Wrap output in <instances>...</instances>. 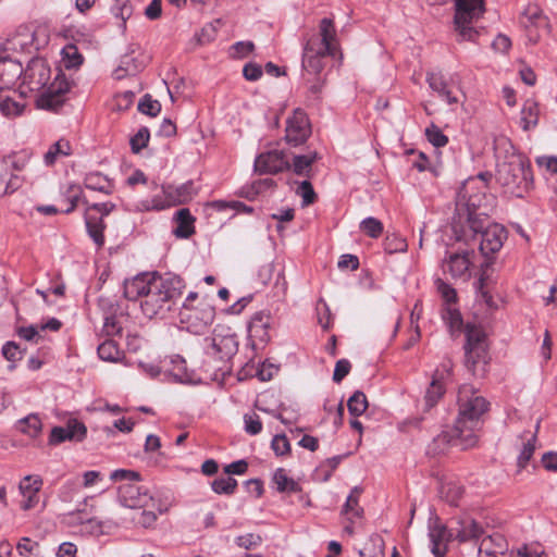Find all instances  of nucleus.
I'll list each match as a JSON object with an SVG mask.
<instances>
[{
    "mask_svg": "<svg viewBox=\"0 0 557 557\" xmlns=\"http://www.w3.org/2000/svg\"><path fill=\"white\" fill-rule=\"evenodd\" d=\"M339 49L337 32L332 18L320 21L319 33L311 36L302 52V79L307 86V102L318 103L325 86L326 78L322 75L326 59L335 57Z\"/></svg>",
    "mask_w": 557,
    "mask_h": 557,
    "instance_id": "nucleus-1",
    "label": "nucleus"
},
{
    "mask_svg": "<svg viewBox=\"0 0 557 557\" xmlns=\"http://www.w3.org/2000/svg\"><path fill=\"white\" fill-rule=\"evenodd\" d=\"M185 288L182 277L144 273L124 283V296L129 300L140 299L143 313L152 319L163 318L169 312L176 299L181 297Z\"/></svg>",
    "mask_w": 557,
    "mask_h": 557,
    "instance_id": "nucleus-2",
    "label": "nucleus"
},
{
    "mask_svg": "<svg viewBox=\"0 0 557 557\" xmlns=\"http://www.w3.org/2000/svg\"><path fill=\"white\" fill-rule=\"evenodd\" d=\"M458 405L459 413L455 425L443 431L433 441L437 451H444L448 445L468 449L478 443L480 418L487 411L488 403L471 386L463 385L459 388Z\"/></svg>",
    "mask_w": 557,
    "mask_h": 557,
    "instance_id": "nucleus-3",
    "label": "nucleus"
},
{
    "mask_svg": "<svg viewBox=\"0 0 557 557\" xmlns=\"http://www.w3.org/2000/svg\"><path fill=\"white\" fill-rule=\"evenodd\" d=\"M494 150L497 159L498 183L518 195L528 190L532 184V175L525 157L518 153L506 137L495 139Z\"/></svg>",
    "mask_w": 557,
    "mask_h": 557,
    "instance_id": "nucleus-4",
    "label": "nucleus"
},
{
    "mask_svg": "<svg viewBox=\"0 0 557 557\" xmlns=\"http://www.w3.org/2000/svg\"><path fill=\"white\" fill-rule=\"evenodd\" d=\"M465 364L475 376H483L488 363L487 338L482 327L467 324L465 327Z\"/></svg>",
    "mask_w": 557,
    "mask_h": 557,
    "instance_id": "nucleus-5",
    "label": "nucleus"
},
{
    "mask_svg": "<svg viewBox=\"0 0 557 557\" xmlns=\"http://www.w3.org/2000/svg\"><path fill=\"white\" fill-rule=\"evenodd\" d=\"M455 28L458 40L474 41L479 32L471 26L484 13V0H455Z\"/></svg>",
    "mask_w": 557,
    "mask_h": 557,
    "instance_id": "nucleus-6",
    "label": "nucleus"
},
{
    "mask_svg": "<svg viewBox=\"0 0 557 557\" xmlns=\"http://www.w3.org/2000/svg\"><path fill=\"white\" fill-rule=\"evenodd\" d=\"M39 48L38 33L29 25H20L5 41H0L4 52L32 53Z\"/></svg>",
    "mask_w": 557,
    "mask_h": 557,
    "instance_id": "nucleus-7",
    "label": "nucleus"
},
{
    "mask_svg": "<svg viewBox=\"0 0 557 557\" xmlns=\"http://www.w3.org/2000/svg\"><path fill=\"white\" fill-rule=\"evenodd\" d=\"M311 134V125L307 114L301 109H296L286 120L285 140L292 146L304 144Z\"/></svg>",
    "mask_w": 557,
    "mask_h": 557,
    "instance_id": "nucleus-8",
    "label": "nucleus"
},
{
    "mask_svg": "<svg viewBox=\"0 0 557 557\" xmlns=\"http://www.w3.org/2000/svg\"><path fill=\"white\" fill-rule=\"evenodd\" d=\"M453 363L447 360L437 368L432 376L429 388L426 389L424 401L425 407L431 409L442 398L445 393V385L451 377Z\"/></svg>",
    "mask_w": 557,
    "mask_h": 557,
    "instance_id": "nucleus-9",
    "label": "nucleus"
},
{
    "mask_svg": "<svg viewBox=\"0 0 557 557\" xmlns=\"http://www.w3.org/2000/svg\"><path fill=\"white\" fill-rule=\"evenodd\" d=\"M290 161L283 150L260 153L255 160V170L260 174H277L289 170Z\"/></svg>",
    "mask_w": 557,
    "mask_h": 557,
    "instance_id": "nucleus-10",
    "label": "nucleus"
},
{
    "mask_svg": "<svg viewBox=\"0 0 557 557\" xmlns=\"http://www.w3.org/2000/svg\"><path fill=\"white\" fill-rule=\"evenodd\" d=\"M119 499L127 508H145L152 500V496L138 482H128L119 486Z\"/></svg>",
    "mask_w": 557,
    "mask_h": 557,
    "instance_id": "nucleus-11",
    "label": "nucleus"
},
{
    "mask_svg": "<svg viewBox=\"0 0 557 557\" xmlns=\"http://www.w3.org/2000/svg\"><path fill=\"white\" fill-rule=\"evenodd\" d=\"M69 89L70 86L65 79L55 77L54 82L38 97V107L47 110H58L64 103L65 94Z\"/></svg>",
    "mask_w": 557,
    "mask_h": 557,
    "instance_id": "nucleus-12",
    "label": "nucleus"
},
{
    "mask_svg": "<svg viewBox=\"0 0 557 557\" xmlns=\"http://www.w3.org/2000/svg\"><path fill=\"white\" fill-rule=\"evenodd\" d=\"M22 74L23 83L27 84L30 90H40L50 81L51 71L44 60L34 59Z\"/></svg>",
    "mask_w": 557,
    "mask_h": 557,
    "instance_id": "nucleus-13",
    "label": "nucleus"
},
{
    "mask_svg": "<svg viewBox=\"0 0 557 557\" xmlns=\"http://www.w3.org/2000/svg\"><path fill=\"white\" fill-rule=\"evenodd\" d=\"M188 323V330L195 334H200L210 326L215 318V310L212 306L203 305L201 308H194L181 313Z\"/></svg>",
    "mask_w": 557,
    "mask_h": 557,
    "instance_id": "nucleus-14",
    "label": "nucleus"
},
{
    "mask_svg": "<svg viewBox=\"0 0 557 557\" xmlns=\"http://www.w3.org/2000/svg\"><path fill=\"white\" fill-rule=\"evenodd\" d=\"M87 429L76 419H70L65 426H54L51 430L49 444L59 445L65 441L81 442L85 438Z\"/></svg>",
    "mask_w": 557,
    "mask_h": 557,
    "instance_id": "nucleus-15",
    "label": "nucleus"
},
{
    "mask_svg": "<svg viewBox=\"0 0 557 557\" xmlns=\"http://www.w3.org/2000/svg\"><path fill=\"white\" fill-rule=\"evenodd\" d=\"M521 23L528 32L529 40L533 44L539 41L541 32H548L547 17L535 5L529 7L524 11Z\"/></svg>",
    "mask_w": 557,
    "mask_h": 557,
    "instance_id": "nucleus-16",
    "label": "nucleus"
},
{
    "mask_svg": "<svg viewBox=\"0 0 557 557\" xmlns=\"http://www.w3.org/2000/svg\"><path fill=\"white\" fill-rule=\"evenodd\" d=\"M507 239V231L500 224H491L481 234L480 250L484 256L493 255L500 250Z\"/></svg>",
    "mask_w": 557,
    "mask_h": 557,
    "instance_id": "nucleus-17",
    "label": "nucleus"
},
{
    "mask_svg": "<svg viewBox=\"0 0 557 557\" xmlns=\"http://www.w3.org/2000/svg\"><path fill=\"white\" fill-rule=\"evenodd\" d=\"M271 315L269 312H256L248 324L249 338L252 341L253 346L264 345L270 339L269 330L271 326Z\"/></svg>",
    "mask_w": 557,
    "mask_h": 557,
    "instance_id": "nucleus-18",
    "label": "nucleus"
},
{
    "mask_svg": "<svg viewBox=\"0 0 557 557\" xmlns=\"http://www.w3.org/2000/svg\"><path fill=\"white\" fill-rule=\"evenodd\" d=\"M454 533L446 528L436 518L429 524V537L431 541V550L435 557H444L447 550V544L453 539Z\"/></svg>",
    "mask_w": 557,
    "mask_h": 557,
    "instance_id": "nucleus-19",
    "label": "nucleus"
},
{
    "mask_svg": "<svg viewBox=\"0 0 557 557\" xmlns=\"http://www.w3.org/2000/svg\"><path fill=\"white\" fill-rule=\"evenodd\" d=\"M470 253L468 251L450 253L443 261L444 273L450 274L453 278L468 280L470 277Z\"/></svg>",
    "mask_w": 557,
    "mask_h": 557,
    "instance_id": "nucleus-20",
    "label": "nucleus"
},
{
    "mask_svg": "<svg viewBox=\"0 0 557 557\" xmlns=\"http://www.w3.org/2000/svg\"><path fill=\"white\" fill-rule=\"evenodd\" d=\"M197 191L198 189L193 181H187L181 185H162V193L166 194L171 207L189 202L197 195Z\"/></svg>",
    "mask_w": 557,
    "mask_h": 557,
    "instance_id": "nucleus-21",
    "label": "nucleus"
},
{
    "mask_svg": "<svg viewBox=\"0 0 557 557\" xmlns=\"http://www.w3.org/2000/svg\"><path fill=\"white\" fill-rule=\"evenodd\" d=\"M42 486V480L37 475H26L20 482L18 490L24 500L21 503L23 510L33 509L39 500V491Z\"/></svg>",
    "mask_w": 557,
    "mask_h": 557,
    "instance_id": "nucleus-22",
    "label": "nucleus"
},
{
    "mask_svg": "<svg viewBox=\"0 0 557 557\" xmlns=\"http://www.w3.org/2000/svg\"><path fill=\"white\" fill-rule=\"evenodd\" d=\"M453 523H456V527L451 525V531L460 542L476 540L483 533V529L468 516L459 517Z\"/></svg>",
    "mask_w": 557,
    "mask_h": 557,
    "instance_id": "nucleus-23",
    "label": "nucleus"
},
{
    "mask_svg": "<svg viewBox=\"0 0 557 557\" xmlns=\"http://www.w3.org/2000/svg\"><path fill=\"white\" fill-rule=\"evenodd\" d=\"M238 344L233 335L214 336L212 338L210 350L208 354L216 357L220 360L230 359L237 351Z\"/></svg>",
    "mask_w": 557,
    "mask_h": 557,
    "instance_id": "nucleus-24",
    "label": "nucleus"
},
{
    "mask_svg": "<svg viewBox=\"0 0 557 557\" xmlns=\"http://www.w3.org/2000/svg\"><path fill=\"white\" fill-rule=\"evenodd\" d=\"M319 159H321V157L317 151H309L306 154H295L293 156L289 170L296 175L311 177L312 164Z\"/></svg>",
    "mask_w": 557,
    "mask_h": 557,
    "instance_id": "nucleus-25",
    "label": "nucleus"
},
{
    "mask_svg": "<svg viewBox=\"0 0 557 557\" xmlns=\"http://www.w3.org/2000/svg\"><path fill=\"white\" fill-rule=\"evenodd\" d=\"M25 109L24 101L17 100L9 91L0 88V113L8 117L14 119L20 116Z\"/></svg>",
    "mask_w": 557,
    "mask_h": 557,
    "instance_id": "nucleus-26",
    "label": "nucleus"
},
{
    "mask_svg": "<svg viewBox=\"0 0 557 557\" xmlns=\"http://www.w3.org/2000/svg\"><path fill=\"white\" fill-rule=\"evenodd\" d=\"M85 224L87 228V233L94 243L98 247H102L104 244L103 231L106 228V224L103 223L102 216L94 215L91 212L86 211L85 213Z\"/></svg>",
    "mask_w": 557,
    "mask_h": 557,
    "instance_id": "nucleus-27",
    "label": "nucleus"
},
{
    "mask_svg": "<svg viewBox=\"0 0 557 557\" xmlns=\"http://www.w3.org/2000/svg\"><path fill=\"white\" fill-rule=\"evenodd\" d=\"M171 208L170 201L166 197V194H163L162 190L159 194H156L151 199H143L134 205L131 209L136 212H148V211H161L164 209Z\"/></svg>",
    "mask_w": 557,
    "mask_h": 557,
    "instance_id": "nucleus-28",
    "label": "nucleus"
},
{
    "mask_svg": "<svg viewBox=\"0 0 557 557\" xmlns=\"http://www.w3.org/2000/svg\"><path fill=\"white\" fill-rule=\"evenodd\" d=\"M23 73L22 64L12 59H0V84H13Z\"/></svg>",
    "mask_w": 557,
    "mask_h": 557,
    "instance_id": "nucleus-29",
    "label": "nucleus"
},
{
    "mask_svg": "<svg viewBox=\"0 0 557 557\" xmlns=\"http://www.w3.org/2000/svg\"><path fill=\"white\" fill-rule=\"evenodd\" d=\"M175 220L177 222V227L175 228L174 234L177 237L187 238L194 233L195 219L187 208L180 209L175 213Z\"/></svg>",
    "mask_w": 557,
    "mask_h": 557,
    "instance_id": "nucleus-30",
    "label": "nucleus"
},
{
    "mask_svg": "<svg viewBox=\"0 0 557 557\" xmlns=\"http://www.w3.org/2000/svg\"><path fill=\"white\" fill-rule=\"evenodd\" d=\"M539 106L533 100H527L521 109L520 125L523 131H529L537 125Z\"/></svg>",
    "mask_w": 557,
    "mask_h": 557,
    "instance_id": "nucleus-31",
    "label": "nucleus"
},
{
    "mask_svg": "<svg viewBox=\"0 0 557 557\" xmlns=\"http://www.w3.org/2000/svg\"><path fill=\"white\" fill-rule=\"evenodd\" d=\"M172 368L169 370L174 381L180 383H193L194 372L189 371L186 367V361L180 356L171 359Z\"/></svg>",
    "mask_w": 557,
    "mask_h": 557,
    "instance_id": "nucleus-32",
    "label": "nucleus"
},
{
    "mask_svg": "<svg viewBox=\"0 0 557 557\" xmlns=\"http://www.w3.org/2000/svg\"><path fill=\"white\" fill-rule=\"evenodd\" d=\"M536 433L527 432L523 435L522 449L518 456V468L522 470L527 467L528 462L532 458L535 451Z\"/></svg>",
    "mask_w": 557,
    "mask_h": 557,
    "instance_id": "nucleus-33",
    "label": "nucleus"
},
{
    "mask_svg": "<svg viewBox=\"0 0 557 557\" xmlns=\"http://www.w3.org/2000/svg\"><path fill=\"white\" fill-rule=\"evenodd\" d=\"M503 539L502 536H487L484 537L479 546V557H499L503 553Z\"/></svg>",
    "mask_w": 557,
    "mask_h": 557,
    "instance_id": "nucleus-34",
    "label": "nucleus"
},
{
    "mask_svg": "<svg viewBox=\"0 0 557 557\" xmlns=\"http://www.w3.org/2000/svg\"><path fill=\"white\" fill-rule=\"evenodd\" d=\"M429 86L449 104L457 103L458 99L454 97L450 90L447 89L446 83L443 77L435 73H429L426 76Z\"/></svg>",
    "mask_w": 557,
    "mask_h": 557,
    "instance_id": "nucleus-35",
    "label": "nucleus"
},
{
    "mask_svg": "<svg viewBox=\"0 0 557 557\" xmlns=\"http://www.w3.org/2000/svg\"><path fill=\"white\" fill-rule=\"evenodd\" d=\"M463 487L457 482H445L440 488L441 497L451 506H458L463 496Z\"/></svg>",
    "mask_w": 557,
    "mask_h": 557,
    "instance_id": "nucleus-36",
    "label": "nucleus"
},
{
    "mask_svg": "<svg viewBox=\"0 0 557 557\" xmlns=\"http://www.w3.org/2000/svg\"><path fill=\"white\" fill-rule=\"evenodd\" d=\"M71 153L70 143L65 139H60L49 147L48 151L44 154V160L47 165H53L58 158L67 157Z\"/></svg>",
    "mask_w": 557,
    "mask_h": 557,
    "instance_id": "nucleus-37",
    "label": "nucleus"
},
{
    "mask_svg": "<svg viewBox=\"0 0 557 557\" xmlns=\"http://www.w3.org/2000/svg\"><path fill=\"white\" fill-rule=\"evenodd\" d=\"M442 317L451 333L461 331L463 321L456 305L444 306Z\"/></svg>",
    "mask_w": 557,
    "mask_h": 557,
    "instance_id": "nucleus-38",
    "label": "nucleus"
},
{
    "mask_svg": "<svg viewBox=\"0 0 557 557\" xmlns=\"http://www.w3.org/2000/svg\"><path fill=\"white\" fill-rule=\"evenodd\" d=\"M64 67L77 69L82 65L84 58L75 45L69 44L62 49Z\"/></svg>",
    "mask_w": 557,
    "mask_h": 557,
    "instance_id": "nucleus-39",
    "label": "nucleus"
},
{
    "mask_svg": "<svg viewBox=\"0 0 557 557\" xmlns=\"http://www.w3.org/2000/svg\"><path fill=\"white\" fill-rule=\"evenodd\" d=\"M84 185L86 188L103 194H110V183L100 173H89L85 176Z\"/></svg>",
    "mask_w": 557,
    "mask_h": 557,
    "instance_id": "nucleus-40",
    "label": "nucleus"
},
{
    "mask_svg": "<svg viewBox=\"0 0 557 557\" xmlns=\"http://www.w3.org/2000/svg\"><path fill=\"white\" fill-rule=\"evenodd\" d=\"M41 426V421L36 414H29L17 422L18 430L30 437H36L40 433Z\"/></svg>",
    "mask_w": 557,
    "mask_h": 557,
    "instance_id": "nucleus-41",
    "label": "nucleus"
},
{
    "mask_svg": "<svg viewBox=\"0 0 557 557\" xmlns=\"http://www.w3.org/2000/svg\"><path fill=\"white\" fill-rule=\"evenodd\" d=\"M361 494V488L358 486L354 487L348 495L346 503L343 508V513L349 516V519L354 517H360L362 509L359 506V497Z\"/></svg>",
    "mask_w": 557,
    "mask_h": 557,
    "instance_id": "nucleus-42",
    "label": "nucleus"
},
{
    "mask_svg": "<svg viewBox=\"0 0 557 557\" xmlns=\"http://www.w3.org/2000/svg\"><path fill=\"white\" fill-rule=\"evenodd\" d=\"M98 356L104 361H117L121 356V351L114 341L108 339L98 346Z\"/></svg>",
    "mask_w": 557,
    "mask_h": 557,
    "instance_id": "nucleus-43",
    "label": "nucleus"
},
{
    "mask_svg": "<svg viewBox=\"0 0 557 557\" xmlns=\"http://www.w3.org/2000/svg\"><path fill=\"white\" fill-rule=\"evenodd\" d=\"M347 406L351 416L358 417L362 414L368 408L366 395L360 391L355 392L348 399Z\"/></svg>",
    "mask_w": 557,
    "mask_h": 557,
    "instance_id": "nucleus-44",
    "label": "nucleus"
},
{
    "mask_svg": "<svg viewBox=\"0 0 557 557\" xmlns=\"http://www.w3.org/2000/svg\"><path fill=\"white\" fill-rule=\"evenodd\" d=\"M435 286L444 301V306L456 305L457 292L455 288H453L448 283H446L442 278H437L435 281Z\"/></svg>",
    "mask_w": 557,
    "mask_h": 557,
    "instance_id": "nucleus-45",
    "label": "nucleus"
},
{
    "mask_svg": "<svg viewBox=\"0 0 557 557\" xmlns=\"http://www.w3.org/2000/svg\"><path fill=\"white\" fill-rule=\"evenodd\" d=\"M237 486V481L231 476L215 479L211 487L216 494L232 495Z\"/></svg>",
    "mask_w": 557,
    "mask_h": 557,
    "instance_id": "nucleus-46",
    "label": "nucleus"
},
{
    "mask_svg": "<svg viewBox=\"0 0 557 557\" xmlns=\"http://www.w3.org/2000/svg\"><path fill=\"white\" fill-rule=\"evenodd\" d=\"M407 248L408 245L405 238L395 234L385 237L384 249L387 253L405 252Z\"/></svg>",
    "mask_w": 557,
    "mask_h": 557,
    "instance_id": "nucleus-47",
    "label": "nucleus"
},
{
    "mask_svg": "<svg viewBox=\"0 0 557 557\" xmlns=\"http://www.w3.org/2000/svg\"><path fill=\"white\" fill-rule=\"evenodd\" d=\"M360 230L372 238H377L383 233V224L375 218H367L360 223Z\"/></svg>",
    "mask_w": 557,
    "mask_h": 557,
    "instance_id": "nucleus-48",
    "label": "nucleus"
},
{
    "mask_svg": "<svg viewBox=\"0 0 557 557\" xmlns=\"http://www.w3.org/2000/svg\"><path fill=\"white\" fill-rule=\"evenodd\" d=\"M273 480L278 492H294L296 490L295 481L288 478L283 469H277L275 471Z\"/></svg>",
    "mask_w": 557,
    "mask_h": 557,
    "instance_id": "nucleus-49",
    "label": "nucleus"
},
{
    "mask_svg": "<svg viewBox=\"0 0 557 557\" xmlns=\"http://www.w3.org/2000/svg\"><path fill=\"white\" fill-rule=\"evenodd\" d=\"M138 110L144 114L156 116L161 110V104L158 100L152 99L150 95H145L138 103Z\"/></svg>",
    "mask_w": 557,
    "mask_h": 557,
    "instance_id": "nucleus-50",
    "label": "nucleus"
},
{
    "mask_svg": "<svg viewBox=\"0 0 557 557\" xmlns=\"http://www.w3.org/2000/svg\"><path fill=\"white\" fill-rule=\"evenodd\" d=\"M150 133L147 127H141L138 132L131 138V147L133 152L138 153L141 149H144L149 141Z\"/></svg>",
    "mask_w": 557,
    "mask_h": 557,
    "instance_id": "nucleus-51",
    "label": "nucleus"
},
{
    "mask_svg": "<svg viewBox=\"0 0 557 557\" xmlns=\"http://www.w3.org/2000/svg\"><path fill=\"white\" fill-rule=\"evenodd\" d=\"M425 135L428 137V140L434 147H444L448 143V138L435 125H431L430 127H428L425 129Z\"/></svg>",
    "mask_w": 557,
    "mask_h": 557,
    "instance_id": "nucleus-52",
    "label": "nucleus"
},
{
    "mask_svg": "<svg viewBox=\"0 0 557 557\" xmlns=\"http://www.w3.org/2000/svg\"><path fill=\"white\" fill-rule=\"evenodd\" d=\"M110 479L112 481H126L125 483H128V482L134 483V482H139L141 476H140L139 472L134 471V470L117 469L111 473Z\"/></svg>",
    "mask_w": 557,
    "mask_h": 557,
    "instance_id": "nucleus-53",
    "label": "nucleus"
},
{
    "mask_svg": "<svg viewBox=\"0 0 557 557\" xmlns=\"http://www.w3.org/2000/svg\"><path fill=\"white\" fill-rule=\"evenodd\" d=\"M297 194L302 198V205L309 206L315 200V193L309 181H304L297 188Z\"/></svg>",
    "mask_w": 557,
    "mask_h": 557,
    "instance_id": "nucleus-54",
    "label": "nucleus"
},
{
    "mask_svg": "<svg viewBox=\"0 0 557 557\" xmlns=\"http://www.w3.org/2000/svg\"><path fill=\"white\" fill-rule=\"evenodd\" d=\"M519 557H547L540 544H524L517 549Z\"/></svg>",
    "mask_w": 557,
    "mask_h": 557,
    "instance_id": "nucleus-55",
    "label": "nucleus"
},
{
    "mask_svg": "<svg viewBox=\"0 0 557 557\" xmlns=\"http://www.w3.org/2000/svg\"><path fill=\"white\" fill-rule=\"evenodd\" d=\"M271 447L276 456H284L289 453L290 445L284 434H277L273 437Z\"/></svg>",
    "mask_w": 557,
    "mask_h": 557,
    "instance_id": "nucleus-56",
    "label": "nucleus"
},
{
    "mask_svg": "<svg viewBox=\"0 0 557 557\" xmlns=\"http://www.w3.org/2000/svg\"><path fill=\"white\" fill-rule=\"evenodd\" d=\"M2 355L9 361H16L23 358V350L14 342H7L2 347Z\"/></svg>",
    "mask_w": 557,
    "mask_h": 557,
    "instance_id": "nucleus-57",
    "label": "nucleus"
},
{
    "mask_svg": "<svg viewBox=\"0 0 557 557\" xmlns=\"http://www.w3.org/2000/svg\"><path fill=\"white\" fill-rule=\"evenodd\" d=\"M245 430L251 435H257L262 430V423L260 418L256 413H247L244 416Z\"/></svg>",
    "mask_w": 557,
    "mask_h": 557,
    "instance_id": "nucleus-58",
    "label": "nucleus"
},
{
    "mask_svg": "<svg viewBox=\"0 0 557 557\" xmlns=\"http://www.w3.org/2000/svg\"><path fill=\"white\" fill-rule=\"evenodd\" d=\"M373 543V550L366 547L359 552V557H384L383 553V540L379 536L371 537Z\"/></svg>",
    "mask_w": 557,
    "mask_h": 557,
    "instance_id": "nucleus-59",
    "label": "nucleus"
},
{
    "mask_svg": "<svg viewBox=\"0 0 557 557\" xmlns=\"http://www.w3.org/2000/svg\"><path fill=\"white\" fill-rule=\"evenodd\" d=\"M261 536L253 533H248L236 537V544L245 549H250L261 544Z\"/></svg>",
    "mask_w": 557,
    "mask_h": 557,
    "instance_id": "nucleus-60",
    "label": "nucleus"
},
{
    "mask_svg": "<svg viewBox=\"0 0 557 557\" xmlns=\"http://www.w3.org/2000/svg\"><path fill=\"white\" fill-rule=\"evenodd\" d=\"M351 364L347 359H339L334 369L333 381L341 383L343 379L349 373Z\"/></svg>",
    "mask_w": 557,
    "mask_h": 557,
    "instance_id": "nucleus-61",
    "label": "nucleus"
},
{
    "mask_svg": "<svg viewBox=\"0 0 557 557\" xmlns=\"http://www.w3.org/2000/svg\"><path fill=\"white\" fill-rule=\"evenodd\" d=\"M255 48L251 41H238L232 46L233 57L243 59L248 57Z\"/></svg>",
    "mask_w": 557,
    "mask_h": 557,
    "instance_id": "nucleus-62",
    "label": "nucleus"
},
{
    "mask_svg": "<svg viewBox=\"0 0 557 557\" xmlns=\"http://www.w3.org/2000/svg\"><path fill=\"white\" fill-rule=\"evenodd\" d=\"M38 543L32 542L28 537H23L16 545V549L21 556L28 557L38 548Z\"/></svg>",
    "mask_w": 557,
    "mask_h": 557,
    "instance_id": "nucleus-63",
    "label": "nucleus"
},
{
    "mask_svg": "<svg viewBox=\"0 0 557 557\" xmlns=\"http://www.w3.org/2000/svg\"><path fill=\"white\" fill-rule=\"evenodd\" d=\"M243 75L247 81L255 82L262 76V69L257 63H247L243 69Z\"/></svg>",
    "mask_w": 557,
    "mask_h": 557,
    "instance_id": "nucleus-64",
    "label": "nucleus"
}]
</instances>
